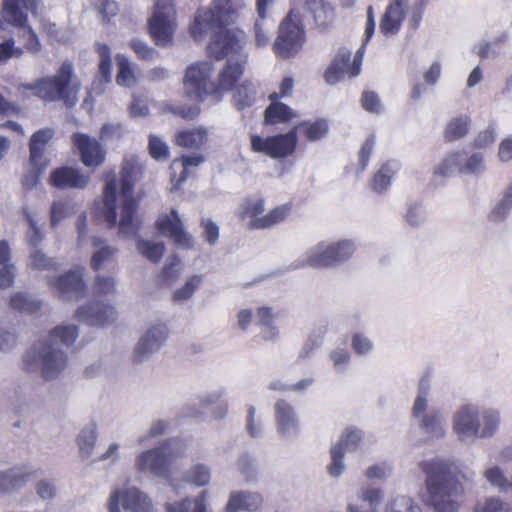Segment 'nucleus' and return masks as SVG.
<instances>
[{
	"label": "nucleus",
	"mask_w": 512,
	"mask_h": 512,
	"mask_svg": "<svg viewBox=\"0 0 512 512\" xmlns=\"http://www.w3.org/2000/svg\"><path fill=\"white\" fill-rule=\"evenodd\" d=\"M160 234L169 237L179 248H194V238L184 227V223L175 208L169 213H162L155 222Z\"/></svg>",
	"instance_id": "21"
},
{
	"label": "nucleus",
	"mask_w": 512,
	"mask_h": 512,
	"mask_svg": "<svg viewBox=\"0 0 512 512\" xmlns=\"http://www.w3.org/2000/svg\"><path fill=\"white\" fill-rule=\"evenodd\" d=\"M264 498L259 491L237 490L231 491L224 512H256L262 508Z\"/></svg>",
	"instance_id": "27"
},
{
	"label": "nucleus",
	"mask_w": 512,
	"mask_h": 512,
	"mask_svg": "<svg viewBox=\"0 0 512 512\" xmlns=\"http://www.w3.org/2000/svg\"><path fill=\"white\" fill-rule=\"evenodd\" d=\"M429 218L428 210L422 200H408L405 205L403 219L411 228H420Z\"/></svg>",
	"instance_id": "39"
},
{
	"label": "nucleus",
	"mask_w": 512,
	"mask_h": 512,
	"mask_svg": "<svg viewBox=\"0 0 512 512\" xmlns=\"http://www.w3.org/2000/svg\"><path fill=\"white\" fill-rule=\"evenodd\" d=\"M203 283L204 276L201 275V273L189 275L185 282L172 292L171 297L173 301H175V303H185V301H189Z\"/></svg>",
	"instance_id": "41"
},
{
	"label": "nucleus",
	"mask_w": 512,
	"mask_h": 512,
	"mask_svg": "<svg viewBox=\"0 0 512 512\" xmlns=\"http://www.w3.org/2000/svg\"><path fill=\"white\" fill-rule=\"evenodd\" d=\"M470 119L468 116H457L450 119L444 129V136L448 141H455L468 133L470 127Z\"/></svg>",
	"instance_id": "57"
},
{
	"label": "nucleus",
	"mask_w": 512,
	"mask_h": 512,
	"mask_svg": "<svg viewBox=\"0 0 512 512\" xmlns=\"http://www.w3.org/2000/svg\"><path fill=\"white\" fill-rule=\"evenodd\" d=\"M305 42V29L303 27L300 10L291 9L279 26V35L273 44L276 55L283 58L293 57L302 49Z\"/></svg>",
	"instance_id": "15"
},
{
	"label": "nucleus",
	"mask_w": 512,
	"mask_h": 512,
	"mask_svg": "<svg viewBox=\"0 0 512 512\" xmlns=\"http://www.w3.org/2000/svg\"><path fill=\"white\" fill-rule=\"evenodd\" d=\"M208 491L202 490L194 498H184L180 501L167 502V512H208Z\"/></svg>",
	"instance_id": "34"
},
{
	"label": "nucleus",
	"mask_w": 512,
	"mask_h": 512,
	"mask_svg": "<svg viewBox=\"0 0 512 512\" xmlns=\"http://www.w3.org/2000/svg\"><path fill=\"white\" fill-rule=\"evenodd\" d=\"M328 360L335 373L343 374L347 373L352 363V354L347 347H335L329 350Z\"/></svg>",
	"instance_id": "50"
},
{
	"label": "nucleus",
	"mask_w": 512,
	"mask_h": 512,
	"mask_svg": "<svg viewBox=\"0 0 512 512\" xmlns=\"http://www.w3.org/2000/svg\"><path fill=\"white\" fill-rule=\"evenodd\" d=\"M92 246L94 252L90 260V265L94 270H100V268L104 267V265L117 254L116 247L107 244L105 239L97 238V236L92 238Z\"/></svg>",
	"instance_id": "40"
},
{
	"label": "nucleus",
	"mask_w": 512,
	"mask_h": 512,
	"mask_svg": "<svg viewBox=\"0 0 512 512\" xmlns=\"http://www.w3.org/2000/svg\"><path fill=\"white\" fill-rule=\"evenodd\" d=\"M80 84L74 78L71 62L65 60L59 67L55 76L43 77L36 80L35 84L28 85L38 97L44 100H64L67 105H74Z\"/></svg>",
	"instance_id": "7"
},
{
	"label": "nucleus",
	"mask_w": 512,
	"mask_h": 512,
	"mask_svg": "<svg viewBox=\"0 0 512 512\" xmlns=\"http://www.w3.org/2000/svg\"><path fill=\"white\" fill-rule=\"evenodd\" d=\"M96 50L99 56V76L93 84V89L100 94L104 91L105 83L111 81L112 60L109 46L98 43Z\"/></svg>",
	"instance_id": "36"
},
{
	"label": "nucleus",
	"mask_w": 512,
	"mask_h": 512,
	"mask_svg": "<svg viewBox=\"0 0 512 512\" xmlns=\"http://www.w3.org/2000/svg\"><path fill=\"white\" fill-rule=\"evenodd\" d=\"M347 468L345 461V449L341 437L330 448V462L326 466V471L330 477L338 478L344 474Z\"/></svg>",
	"instance_id": "43"
},
{
	"label": "nucleus",
	"mask_w": 512,
	"mask_h": 512,
	"mask_svg": "<svg viewBox=\"0 0 512 512\" xmlns=\"http://www.w3.org/2000/svg\"><path fill=\"white\" fill-rule=\"evenodd\" d=\"M298 130L306 136L308 141H319L327 136L329 132V122L327 119H315L314 121H302L297 125Z\"/></svg>",
	"instance_id": "46"
},
{
	"label": "nucleus",
	"mask_w": 512,
	"mask_h": 512,
	"mask_svg": "<svg viewBox=\"0 0 512 512\" xmlns=\"http://www.w3.org/2000/svg\"><path fill=\"white\" fill-rule=\"evenodd\" d=\"M174 447L176 453L185 450V444L179 438H170L166 442L152 448L142 449L135 456L134 469L140 474L152 475L153 477H164L169 472L171 452Z\"/></svg>",
	"instance_id": "12"
},
{
	"label": "nucleus",
	"mask_w": 512,
	"mask_h": 512,
	"mask_svg": "<svg viewBox=\"0 0 512 512\" xmlns=\"http://www.w3.org/2000/svg\"><path fill=\"white\" fill-rule=\"evenodd\" d=\"M72 143L79 151L80 159L87 167H98L106 158V150L100 141L87 133H74Z\"/></svg>",
	"instance_id": "24"
},
{
	"label": "nucleus",
	"mask_w": 512,
	"mask_h": 512,
	"mask_svg": "<svg viewBox=\"0 0 512 512\" xmlns=\"http://www.w3.org/2000/svg\"><path fill=\"white\" fill-rule=\"evenodd\" d=\"M213 64L210 60L191 63L184 75V89L189 97L202 100L214 95L215 80L212 79Z\"/></svg>",
	"instance_id": "18"
},
{
	"label": "nucleus",
	"mask_w": 512,
	"mask_h": 512,
	"mask_svg": "<svg viewBox=\"0 0 512 512\" xmlns=\"http://www.w3.org/2000/svg\"><path fill=\"white\" fill-rule=\"evenodd\" d=\"M144 170L143 161L138 155L128 154L123 158L121 165V184L118 185L115 172L106 175V184L103 189V201L98 214L110 226L117 223V202H121V218L119 231L126 235H135L138 231V220L134 216L136 201L133 188Z\"/></svg>",
	"instance_id": "1"
},
{
	"label": "nucleus",
	"mask_w": 512,
	"mask_h": 512,
	"mask_svg": "<svg viewBox=\"0 0 512 512\" xmlns=\"http://www.w3.org/2000/svg\"><path fill=\"white\" fill-rule=\"evenodd\" d=\"M257 94V88L250 80H244L235 88L233 101L238 108H247L253 105Z\"/></svg>",
	"instance_id": "53"
},
{
	"label": "nucleus",
	"mask_w": 512,
	"mask_h": 512,
	"mask_svg": "<svg viewBox=\"0 0 512 512\" xmlns=\"http://www.w3.org/2000/svg\"><path fill=\"white\" fill-rule=\"evenodd\" d=\"M357 245L353 239H338L337 241H320L308 248L299 257L296 267L328 268L337 267L353 256Z\"/></svg>",
	"instance_id": "8"
},
{
	"label": "nucleus",
	"mask_w": 512,
	"mask_h": 512,
	"mask_svg": "<svg viewBox=\"0 0 512 512\" xmlns=\"http://www.w3.org/2000/svg\"><path fill=\"white\" fill-rule=\"evenodd\" d=\"M357 497L363 502H366L371 509H377V506L384 498V490L379 487L367 485L366 487H362L358 490Z\"/></svg>",
	"instance_id": "62"
},
{
	"label": "nucleus",
	"mask_w": 512,
	"mask_h": 512,
	"mask_svg": "<svg viewBox=\"0 0 512 512\" xmlns=\"http://www.w3.org/2000/svg\"><path fill=\"white\" fill-rule=\"evenodd\" d=\"M23 215L28 223V228L26 230V242L32 247V249H37V246L43 242L45 234L35 215L29 210V208H23Z\"/></svg>",
	"instance_id": "52"
},
{
	"label": "nucleus",
	"mask_w": 512,
	"mask_h": 512,
	"mask_svg": "<svg viewBox=\"0 0 512 512\" xmlns=\"http://www.w3.org/2000/svg\"><path fill=\"white\" fill-rule=\"evenodd\" d=\"M280 98L281 96L278 91L270 94V104L265 110L266 123L288 122V120L294 119L297 116L295 110L281 102Z\"/></svg>",
	"instance_id": "33"
},
{
	"label": "nucleus",
	"mask_w": 512,
	"mask_h": 512,
	"mask_svg": "<svg viewBox=\"0 0 512 512\" xmlns=\"http://www.w3.org/2000/svg\"><path fill=\"white\" fill-rule=\"evenodd\" d=\"M475 512H512V508L500 496H487L477 502Z\"/></svg>",
	"instance_id": "58"
},
{
	"label": "nucleus",
	"mask_w": 512,
	"mask_h": 512,
	"mask_svg": "<svg viewBox=\"0 0 512 512\" xmlns=\"http://www.w3.org/2000/svg\"><path fill=\"white\" fill-rule=\"evenodd\" d=\"M23 365L27 371H39L44 379H57L68 365V356L55 347L49 334L48 342H38L26 351Z\"/></svg>",
	"instance_id": "10"
},
{
	"label": "nucleus",
	"mask_w": 512,
	"mask_h": 512,
	"mask_svg": "<svg viewBox=\"0 0 512 512\" xmlns=\"http://www.w3.org/2000/svg\"><path fill=\"white\" fill-rule=\"evenodd\" d=\"M109 512H123L122 508L131 512H157V507L146 491L138 487L113 488L106 501Z\"/></svg>",
	"instance_id": "16"
},
{
	"label": "nucleus",
	"mask_w": 512,
	"mask_h": 512,
	"mask_svg": "<svg viewBox=\"0 0 512 512\" xmlns=\"http://www.w3.org/2000/svg\"><path fill=\"white\" fill-rule=\"evenodd\" d=\"M204 161L203 154L182 155V157L173 160L170 165L172 189H178L189 178L192 169L203 164Z\"/></svg>",
	"instance_id": "28"
},
{
	"label": "nucleus",
	"mask_w": 512,
	"mask_h": 512,
	"mask_svg": "<svg viewBox=\"0 0 512 512\" xmlns=\"http://www.w3.org/2000/svg\"><path fill=\"white\" fill-rule=\"evenodd\" d=\"M305 6L318 25H327L334 18V9L326 0H305Z\"/></svg>",
	"instance_id": "45"
},
{
	"label": "nucleus",
	"mask_w": 512,
	"mask_h": 512,
	"mask_svg": "<svg viewBox=\"0 0 512 512\" xmlns=\"http://www.w3.org/2000/svg\"><path fill=\"white\" fill-rule=\"evenodd\" d=\"M485 172H487V161L483 152H472L466 156L462 154L460 173L481 176Z\"/></svg>",
	"instance_id": "47"
},
{
	"label": "nucleus",
	"mask_w": 512,
	"mask_h": 512,
	"mask_svg": "<svg viewBox=\"0 0 512 512\" xmlns=\"http://www.w3.org/2000/svg\"><path fill=\"white\" fill-rule=\"evenodd\" d=\"M463 154L460 150L449 152L434 168V173L441 176H449L454 172H461Z\"/></svg>",
	"instance_id": "49"
},
{
	"label": "nucleus",
	"mask_w": 512,
	"mask_h": 512,
	"mask_svg": "<svg viewBox=\"0 0 512 512\" xmlns=\"http://www.w3.org/2000/svg\"><path fill=\"white\" fill-rule=\"evenodd\" d=\"M116 60L118 68L116 75L117 85L131 88V86H134L136 82L135 70L132 63L126 56H124V54H117Z\"/></svg>",
	"instance_id": "51"
},
{
	"label": "nucleus",
	"mask_w": 512,
	"mask_h": 512,
	"mask_svg": "<svg viewBox=\"0 0 512 512\" xmlns=\"http://www.w3.org/2000/svg\"><path fill=\"white\" fill-rule=\"evenodd\" d=\"M364 432L357 428H346L341 433V441L344 448L345 455L347 452H354L359 449L364 440Z\"/></svg>",
	"instance_id": "60"
},
{
	"label": "nucleus",
	"mask_w": 512,
	"mask_h": 512,
	"mask_svg": "<svg viewBox=\"0 0 512 512\" xmlns=\"http://www.w3.org/2000/svg\"><path fill=\"white\" fill-rule=\"evenodd\" d=\"M409 8V0H392L381 19L380 32L385 36L396 35L401 30Z\"/></svg>",
	"instance_id": "25"
},
{
	"label": "nucleus",
	"mask_w": 512,
	"mask_h": 512,
	"mask_svg": "<svg viewBox=\"0 0 512 512\" xmlns=\"http://www.w3.org/2000/svg\"><path fill=\"white\" fill-rule=\"evenodd\" d=\"M137 251L146 259L152 262H158L165 254V244L161 241H149V239H138L136 243Z\"/></svg>",
	"instance_id": "56"
},
{
	"label": "nucleus",
	"mask_w": 512,
	"mask_h": 512,
	"mask_svg": "<svg viewBox=\"0 0 512 512\" xmlns=\"http://www.w3.org/2000/svg\"><path fill=\"white\" fill-rule=\"evenodd\" d=\"M265 207L266 199L260 194H254L243 200L239 207V215L245 220L247 218L251 228L264 229L282 223L293 210V205L290 202L275 206L266 214H264Z\"/></svg>",
	"instance_id": "13"
},
{
	"label": "nucleus",
	"mask_w": 512,
	"mask_h": 512,
	"mask_svg": "<svg viewBox=\"0 0 512 512\" xmlns=\"http://www.w3.org/2000/svg\"><path fill=\"white\" fill-rule=\"evenodd\" d=\"M212 479V468L207 463L196 462L184 473V480L194 486H207Z\"/></svg>",
	"instance_id": "44"
},
{
	"label": "nucleus",
	"mask_w": 512,
	"mask_h": 512,
	"mask_svg": "<svg viewBox=\"0 0 512 512\" xmlns=\"http://www.w3.org/2000/svg\"><path fill=\"white\" fill-rule=\"evenodd\" d=\"M502 422L497 407H479L462 404L452 416V432L460 443L473 444L478 438H492Z\"/></svg>",
	"instance_id": "4"
},
{
	"label": "nucleus",
	"mask_w": 512,
	"mask_h": 512,
	"mask_svg": "<svg viewBox=\"0 0 512 512\" xmlns=\"http://www.w3.org/2000/svg\"><path fill=\"white\" fill-rule=\"evenodd\" d=\"M39 0H4L0 9V29L13 25L18 29V36L24 39V47L29 52H39L40 41L34 29L28 24L27 11L36 13Z\"/></svg>",
	"instance_id": "9"
},
{
	"label": "nucleus",
	"mask_w": 512,
	"mask_h": 512,
	"mask_svg": "<svg viewBox=\"0 0 512 512\" xmlns=\"http://www.w3.org/2000/svg\"><path fill=\"white\" fill-rule=\"evenodd\" d=\"M181 273L182 266L179 256H170L162 269V281H164L166 284H172V282L177 281Z\"/></svg>",
	"instance_id": "63"
},
{
	"label": "nucleus",
	"mask_w": 512,
	"mask_h": 512,
	"mask_svg": "<svg viewBox=\"0 0 512 512\" xmlns=\"http://www.w3.org/2000/svg\"><path fill=\"white\" fill-rule=\"evenodd\" d=\"M169 336V328L165 323L157 322L149 325L139 338L133 352V360L137 363L151 359L159 351Z\"/></svg>",
	"instance_id": "20"
},
{
	"label": "nucleus",
	"mask_w": 512,
	"mask_h": 512,
	"mask_svg": "<svg viewBox=\"0 0 512 512\" xmlns=\"http://www.w3.org/2000/svg\"><path fill=\"white\" fill-rule=\"evenodd\" d=\"M383 512H423V508L409 494H395L384 505Z\"/></svg>",
	"instance_id": "42"
},
{
	"label": "nucleus",
	"mask_w": 512,
	"mask_h": 512,
	"mask_svg": "<svg viewBox=\"0 0 512 512\" xmlns=\"http://www.w3.org/2000/svg\"><path fill=\"white\" fill-rule=\"evenodd\" d=\"M510 461H512V446H504L495 452L482 470V475L488 484L498 491H509L512 486L507 469Z\"/></svg>",
	"instance_id": "19"
},
{
	"label": "nucleus",
	"mask_w": 512,
	"mask_h": 512,
	"mask_svg": "<svg viewBox=\"0 0 512 512\" xmlns=\"http://www.w3.org/2000/svg\"><path fill=\"white\" fill-rule=\"evenodd\" d=\"M411 417L428 438H443L447 421L442 410L431 405V379L423 376L418 382L417 394L411 406Z\"/></svg>",
	"instance_id": "6"
},
{
	"label": "nucleus",
	"mask_w": 512,
	"mask_h": 512,
	"mask_svg": "<svg viewBox=\"0 0 512 512\" xmlns=\"http://www.w3.org/2000/svg\"><path fill=\"white\" fill-rule=\"evenodd\" d=\"M274 417L277 433L282 438H295L301 431L299 415L295 407L285 400H279L274 404Z\"/></svg>",
	"instance_id": "23"
},
{
	"label": "nucleus",
	"mask_w": 512,
	"mask_h": 512,
	"mask_svg": "<svg viewBox=\"0 0 512 512\" xmlns=\"http://www.w3.org/2000/svg\"><path fill=\"white\" fill-rule=\"evenodd\" d=\"M274 29V21L270 20L268 15H258L252 27V42L254 46L258 47V49L268 46Z\"/></svg>",
	"instance_id": "37"
},
{
	"label": "nucleus",
	"mask_w": 512,
	"mask_h": 512,
	"mask_svg": "<svg viewBox=\"0 0 512 512\" xmlns=\"http://www.w3.org/2000/svg\"><path fill=\"white\" fill-rule=\"evenodd\" d=\"M247 4L245 0H212L207 9H198L190 25V33L195 41H204L209 35L229 30L227 25L234 24Z\"/></svg>",
	"instance_id": "5"
},
{
	"label": "nucleus",
	"mask_w": 512,
	"mask_h": 512,
	"mask_svg": "<svg viewBox=\"0 0 512 512\" xmlns=\"http://www.w3.org/2000/svg\"><path fill=\"white\" fill-rule=\"evenodd\" d=\"M395 471V464L393 460L384 459L378 462L371 463L365 468L364 476L367 480L384 481L392 477Z\"/></svg>",
	"instance_id": "48"
},
{
	"label": "nucleus",
	"mask_w": 512,
	"mask_h": 512,
	"mask_svg": "<svg viewBox=\"0 0 512 512\" xmlns=\"http://www.w3.org/2000/svg\"><path fill=\"white\" fill-rule=\"evenodd\" d=\"M401 164L397 160L385 161L374 174L371 187L376 192H384L388 189L393 177L399 172Z\"/></svg>",
	"instance_id": "38"
},
{
	"label": "nucleus",
	"mask_w": 512,
	"mask_h": 512,
	"mask_svg": "<svg viewBox=\"0 0 512 512\" xmlns=\"http://www.w3.org/2000/svg\"><path fill=\"white\" fill-rule=\"evenodd\" d=\"M117 311L112 305L94 302L82 306L76 312L79 320L85 321L92 326H107L117 320Z\"/></svg>",
	"instance_id": "26"
},
{
	"label": "nucleus",
	"mask_w": 512,
	"mask_h": 512,
	"mask_svg": "<svg viewBox=\"0 0 512 512\" xmlns=\"http://www.w3.org/2000/svg\"><path fill=\"white\" fill-rule=\"evenodd\" d=\"M150 35L158 46H169L177 28V10L173 0H156L148 18Z\"/></svg>",
	"instance_id": "14"
},
{
	"label": "nucleus",
	"mask_w": 512,
	"mask_h": 512,
	"mask_svg": "<svg viewBox=\"0 0 512 512\" xmlns=\"http://www.w3.org/2000/svg\"><path fill=\"white\" fill-rule=\"evenodd\" d=\"M251 149L274 159L288 158L298 147L297 126L286 133L272 136H250Z\"/></svg>",
	"instance_id": "17"
},
{
	"label": "nucleus",
	"mask_w": 512,
	"mask_h": 512,
	"mask_svg": "<svg viewBox=\"0 0 512 512\" xmlns=\"http://www.w3.org/2000/svg\"><path fill=\"white\" fill-rule=\"evenodd\" d=\"M48 284L64 299L79 298L86 288L84 267H76L57 278H49Z\"/></svg>",
	"instance_id": "22"
},
{
	"label": "nucleus",
	"mask_w": 512,
	"mask_h": 512,
	"mask_svg": "<svg viewBox=\"0 0 512 512\" xmlns=\"http://www.w3.org/2000/svg\"><path fill=\"white\" fill-rule=\"evenodd\" d=\"M226 389H215L210 392L204 393L198 397V402L201 407H211L212 419H224L228 416L230 405L228 401L223 400L226 396Z\"/></svg>",
	"instance_id": "31"
},
{
	"label": "nucleus",
	"mask_w": 512,
	"mask_h": 512,
	"mask_svg": "<svg viewBox=\"0 0 512 512\" xmlns=\"http://www.w3.org/2000/svg\"><path fill=\"white\" fill-rule=\"evenodd\" d=\"M419 467L425 474V504L437 512L458 511V497L462 494L463 487L459 482L461 470L457 463L451 459L435 457L422 460Z\"/></svg>",
	"instance_id": "2"
},
{
	"label": "nucleus",
	"mask_w": 512,
	"mask_h": 512,
	"mask_svg": "<svg viewBox=\"0 0 512 512\" xmlns=\"http://www.w3.org/2000/svg\"><path fill=\"white\" fill-rule=\"evenodd\" d=\"M98 432L96 424L90 423L83 427L77 436V445L83 457L91 455L97 440Z\"/></svg>",
	"instance_id": "55"
},
{
	"label": "nucleus",
	"mask_w": 512,
	"mask_h": 512,
	"mask_svg": "<svg viewBox=\"0 0 512 512\" xmlns=\"http://www.w3.org/2000/svg\"><path fill=\"white\" fill-rule=\"evenodd\" d=\"M73 211V203L67 202V200H54L51 204L50 211L51 226L55 228V226L59 225L66 217H69Z\"/></svg>",
	"instance_id": "59"
},
{
	"label": "nucleus",
	"mask_w": 512,
	"mask_h": 512,
	"mask_svg": "<svg viewBox=\"0 0 512 512\" xmlns=\"http://www.w3.org/2000/svg\"><path fill=\"white\" fill-rule=\"evenodd\" d=\"M79 335V330L75 325H58L50 332L51 340H59L66 346L72 345Z\"/></svg>",
	"instance_id": "61"
},
{
	"label": "nucleus",
	"mask_w": 512,
	"mask_h": 512,
	"mask_svg": "<svg viewBox=\"0 0 512 512\" xmlns=\"http://www.w3.org/2000/svg\"><path fill=\"white\" fill-rule=\"evenodd\" d=\"M89 182V175L82 174L73 168H58L51 172L50 183L53 186L65 189V187H76L83 189Z\"/></svg>",
	"instance_id": "30"
},
{
	"label": "nucleus",
	"mask_w": 512,
	"mask_h": 512,
	"mask_svg": "<svg viewBox=\"0 0 512 512\" xmlns=\"http://www.w3.org/2000/svg\"><path fill=\"white\" fill-rule=\"evenodd\" d=\"M53 137L52 129H41L37 130L33 133L30 144H29V152H30V163L36 169L44 170L47 167V161L44 159V151L46 149V145Z\"/></svg>",
	"instance_id": "29"
},
{
	"label": "nucleus",
	"mask_w": 512,
	"mask_h": 512,
	"mask_svg": "<svg viewBox=\"0 0 512 512\" xmlns=\"http://www.w3.org/2000/svg\"><path fill=\"white\" fill-rule=\"evenodd\" d=\"M41 306L39 300L30 297L25 292H15L9 297V307L16 312L21 313H34Z\"/></svg>",
	"instance_id": "54"
},
{
	"label": "nucleus",
	"mask_w": 512,
	"mask_h": 512,
	"mask_svg": "<svg viewBox=\"0 0 512 512\" xmlns=\"http://www.w3.org/2000/svg\"><path fill=\"white\" fill-rule=\"evenodd\" d=\"M375 32V14L372 6L367 8V24L365 28V41L356 51L353 59L352 52L349 49H340L330 66L324 73L326 82L329 85H336L342 78L355 77L361 72L363 57L365 53V43L372 38Z\"/></svg>",
	"instance_id": "11"
},
{
	"label": "nucleus",
	"mask_w": 512,
	"mask_h": 512,
	"mask_svg": "<svg viewBox=\"0 0 512 512\" xmlns=\"http://www.w3.org/2000/svg\"><path fill=\"white\" fill-rule=\"evenodd\" d=\"M351 348L356 355H368L373 352L375 345L370 337L364 333H354L351 335Z\"/></svg>",
	"instance_id": "64"
},
{
	"label": "nucleus",
	"mask_w": 512,
	"mask_h": 512,
	"mask_svg": "<svg viewBox=\"0 0 512 512\" xmlns=\"http://www.w3.org/2000/svg\"><path fill=\"white\" fill-rule=\"evenodd\" d=\"M209 131L207 127H191V129L179 130L175 134V142L180 147L200 148L207 144Z\"/></svg>",
	"instance_id": "35"
},
{
	"label": "nucleus",
	"mask_w": 512,
	"mask_h": 512,
	"mask_svg": "<svg viewBox=\"0 0 512 512\" xmlns=\"http://www.w3.org/2000/svg\"><path fill=\"white\" fill-rule=\"evenodd\" d=\"M34 475L30 466H15L8 471H0V491H13L22 488Z\"/></svg>",
	"instance_id": "32"
},
{
	"label": "nucleus",
	"mask_w": 512,
	"mask_h": 512,
	"mask_svg": "<svg viewBox=\"0 0 512 512\" xmlns=\"http://www.w3.org/2000/svg\"><path fill=\"white\" fill-rule=\"evenodd\" d=\"M247 43L248 38L244 31H221L209 40L207 44L209 54L218 60L226 59L215 80V99L220 100L224 92L235 88L236 82L244 74L249 58Z\"/></svg>",
	"instance_id": "3"
}]
</instances>
